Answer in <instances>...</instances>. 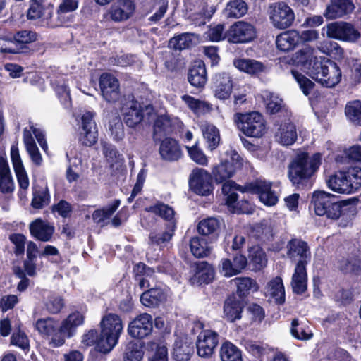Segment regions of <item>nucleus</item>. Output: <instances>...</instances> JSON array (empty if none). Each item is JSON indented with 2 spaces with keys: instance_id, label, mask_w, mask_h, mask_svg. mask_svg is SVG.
Here are the masks:
<instances>
[{
  "instance_id": "f257e3e1",
  "label": "nucleus",
  "mask_w": 361,
  "mask_h": 361,
  "mask_svg": "<svg viewBox=\"0 0 361 361\" xmlns=\"http://www.w3.org/2000/svg\"><path fill=\"white\" fill-rule=\"evenodd\" d=\"M350 200L337 202L336 197L325 191H315L312 196L311 204L315 214L338 219L350 209Z\"/></svg>"
},
{
  "instance_id": "f03ea898",
  "label": "nucleus",
  "mask_w": 361,
  "mask_h": 361,
  "mask_svg": "<svg viewBox=\"0 0 361 361\" xmlns=\"http://www.w3.org/2000/svg\"><path fill=\"white\" fill-rule=\"evenodd\" d=\"M100 328L97 349L101 353H107L118 343L123 329V322L118 314L108 313L102 317Z\"/></svg>"
},
{
  "instance_id": "7ed1b4c3",
  "label": "nucleus",
  "mask_w": 361,
  "mask_h": 361,
  "mask_svg": "<svg viewBox=\"0 0 361 361\" xmlns=\"http://www.w3.org/2000/svg\"><path fill=\"white\" fill-rule=\"evenodd\" d=\"M322 155L315 153L310 156L307 152H299L288 168V177L293 184H299L310 178L319 168Z\"/></svg>"
},
{
  "instance_id": "20e7f679",
  "label": "nucleus",
  "mask_w": 361,
  "mask_h": 361,
  "mask_svg": "<svg viewBox=\"0 0 361 361\" xmlns=\"http://www.w3.org/2000/svg\"><path fill=\"white\" fill-rule=\"evenodd\" d=\"M233 121L238 128L249 137H260L266 131L264 117L256 111L247 114L236 113Z\"/></svg>"
},
{
  "instance_id": "39448f33",
  "label": "nucleus",
  "mask_w": 361,
  "mask_h": 361,
  "mask_svg": "<svg viewBox=\"0 0 361 361\" xmlns=\"http://www.w3.org/2000/svg\"><path fill=\"white\" fill-rule=\"evenodd\" d=\"M121 112L126 124L133 128L140 123L145 116H151L154 113L152 105H143L137 101H127L121 108Z\"/></svg>"
},
{
  "instance_id": "423d86ee",
  "label": "nucleus",
  "mask_w": 361,
  "mask_h": 361,
  "mask_svg": "<svg viewBox=\"0 0 361 361\" xmlns=\"http://www.w3.org/2000/svg\"><path fill=\"white\" fill-rule=\"evenodd\" d=\"M242 166L240 156L235 150L228 151L225 159L213 169L214 178L216 182L223 183L232 177Z\"/></svg>"
},
{
  "instance_id": "0eeeda50",
  "label": "nucleus",
  "mask_w": 361,
  "mask_h": 361,
  "mask_svg": "<svg viewBox=\"0 0 361 361\" xmlns=\"http://www.w3.org/2000/svg\"><path fill=\"white\" fill-rule=\"evenodd\" d=\"M84 322V316L79 312L70 314L60 324H58L57 334L54 338V347H59L65 343L66 338L74 336L78 326Z\"/></svg>"
},
{
  "instance_id": "6e6552de",
  "label": "nucleus",
  "mask_w": 361,
  "mask_h": 361,
  "mask_svg": "<svg viewBox=\"0 0 361 361\" xmlns=\"http://www.w3.org/2000/svg\"><path fill=\"white\" fill-rule=\"evenodd\" d=\"M322 64L314 73L312 78L322 85L333 87L339 83L341 79V71L337 64L329 59H323Z\"/></svg>"
},
{
  "instance_id": "1a4fd4ad",
  "label": "nucleus",
  "mask_w": 361,
  "mask_h": 361,
  "mask_svg": "<svg viewBox=\"0 0 361 361\" xmlns=\"http://www.w3.org/2000/svg\"><path fill=\"white\" fill-rule=\"evenodd\" d=\"M326 30V37L338 40L355 42L360 37V32L350 23L339 21L326 25L323 30Z\"/></svg>"
},
{
  "instance_id": "9d476101",
  "label": "nucleus",
  "mask_w": 361,
  "mask_h": 361,
  "mask_svg": "<svg viewBox=\"0 0 361 361\" xmlns=\"http://www.w3.org/2000/svg\"><path fill=\"white\" fill-rule=\"evenodd\" d=\"M294 61L307 70L312 76L318 70L319 65L322 64L324 56H319L317 49L306 46L297 51L293 56Z\"/></svg>"
},
{
  "instance_id": "9b49d317",
  "label": "nucleus",
  "mask_w": 361,
  "mask_h": 361,
  "mask_svg": "<svg viewBox=\"0 0 361 361\" xmlns=\"http://www.w3.org/2000/svg\"><path fill=\"white\" fill-rule=\"evenodd\" d=\"M222 192L227 196L226 202L230 211L233 213H249L250 206L247 201H238L235 190H240V186L233 180H226L222 185Z\"/></svg>"
},
{
  "instance_id": "f8f14e48",
  "label": "nucleus",
  "mask_w": 361,
  "mask_h": 361,
  "mask_svg": "<svg viewBox=\"0 0 361 361\" xmlns=\"http://www.w3.org/2000/svg\"><path fill=\"white\" fill-rule=\"evenodd\" d=\"M189 185L197 195H209L213 190L211 175L203 169L196 168L190 175Z\"/></svg>"
},
{
  "instance_id": "ddd939ff",
  "label": "nucleus",
  "mask_w": 361,
  "mask_h": 361,
  "mask_svg": "<svg viewBox=\"0 0 361 361\" xmlns=\"http://www.w3.org/2000/svg\"><path fill=\"white\" fill-rule=\"evenodd\" d=\"M256 37V29L245 21H238L231 25L227 32L228 41L233 43H247Z\"/></svg>"
},
{
  "instance_id": "4468645a",
  "label": "nucleus",
  "mask_w": 361,
  "mask_h": 361,
  "mask_svg": "<svg viewBox=\"0 0 361 361\" xmlns=\"http://www.w3.org/2000/svg\"><path fill=\"white\" fill-rule=\"evenodd\" d=\"M269 18L274 27L284 30L292 25L295 14L288 5L279 3L272 8Z\"/></svg>"
},
{
  "instance_id": "2eb2a0df",
  "label": "nucleus",
  "mask_w": 361,
  "mask_h": 361,
  "mask_svg": "<svg viewBox=\"0 0 361 361\" xmlns=\"http://www.w3.org/2000/svg\"><path fill=\"white\" fill-rule=\"evenodd\" d=\"M10 157L12 166L17 178L20 192L27 190L30 185V180L27 171L24 167L21 157L20 155L18 144H13L11 147Z\"/></svg>"
},
{
  "instance_id": "dca6fc26",
  "label": "nucleus",
  "mask_w": 361,
  "mask_h": 361,
  "mask_svg": "<svg viewBox=\"0 0 361 361\" xmlns=\"http://www.w3.org/2000/svg\"><path fill=\"white\" fill-rule=\"evenodd\" d=\"M219 343V334L212 330L202 331L197 340V351L202 357H209Z\"/></svg>"
},
{
  "instance_id": "f3484780",
  "label": "nucleus",
  "mask_w": 361,
  "mask_h": 361,
  "mask_svg": "<svg viewBox=\"0 0 361 361\" xmlns=\"http://www.w3.org/2000/svg\"><path fill=\"white\" fill-rule=\"evenodd\" d=\"M152 330V317L147 314H140L128 324V333L133 338H143Z\"/></svg>"
},
{
  "instance_id": "a211bd4d",
  "label": "nucleus",
  "mask_w": 361,
  "mask_h": 361,
  "mask_svg": "<svg viewBox=\"0 0 361 361\" xmlns=\"http://www.w3.org/2000/svg\"><path fill=\"white\" fill-rule=\"evenodd\" d=\"M99 87L103 98L108 102H114L120 97L118 80L111 74L104 73L99 78Z\"/></svg>"
},
{
  "instance_id": "6ab92c4d",
  "label": "nucleus",
  "mask_w": 361,
  "mask_h": 361,
  "mask_svg": "<svg viewBox=\"0 0 361 361\" xmlns=\"http://www.w3.org/2000/svg\"><path fill=\"white\" fill-rule=\"evenodd\" d=\"M135 9L132 0H117L109 9L107 16L114 22H123L133 16Z\"/></svg>"
},
{
  "instance_id": "aec40b11",
  "label": "nucleus",
  "mask_w": 361,
  "mask_h": 361,
  "mask_svg": "<svg viewBox=\"0 0 361 361\" xmlns=\"http://www.w3.org/2000/svg\"><path fill=\"white\" fill-rule=\"evenodd\" d=\"M288 256L291 260L307 265L311 258L307 244L299 239H293L288 244Z\"/></svg>"
},
{
  "instance_id": "412c9836",
  "label": "nucleus",
  "mask_w": 361,
  "mask_h": 361,
  "mask_svg": "<svg viewBox=\"0 0 361 361\" xmlns=\"http://www.w3.org/2000/svg\"><path fill=\"white\" fill-rule=\"evenodd\" d=\"M354 8L355 6L351 0H331L324 16L329 20L340 18L351 13Z\"/></svg>"
},
{
  "instance_id": "4be33fe9",
  "label": "nucleus",
  "mask_w": 361,
  "mask_h": 361,
  "mask_svg": "<svg viewBox=\"0 0 361 361\" xmlns=\"http://www.w3.org/2000/svg\"><path fill=\"white\" fill-rule=\"evenodd\" d=\"M255 192L259 195L260 201L267 206L275 205L279 196L276 190L273 188L272 183L265 180H257L255 183Z\"/></svg>"
},
{
  "instance_id": "5701e85b",
  "label": "nucleus",
  "mask_w": 361,
  "mask_h": 361,
  "mask_svg": "<svg viewBox=\"0 0 361 361\" xmlns=\"http://www.w3.org/2000/svg\"><path fill=\"white\" fill-rule=\"evenodd\" d=\"M214 92L216 98L226 100L230 98L233 90V82L227 73L216 75L214 82Z\"/></svg>"
},
{
  "instance_id": "b1692460",
  "label": "nucleus",
  "mask_w": 361,
  "mask_h": 361,
  "mask_svg": "<svg viewBox=\"0 0 361 361\" xmlns=\"http://www.w3.org/2000/svg\"><path fill=\"white\" fill-rule=\"evenodd\" d=\"M343 171H339L331 175L326 179L328 188L334 192L341 194H350L352 192V183L348 179Z\"/></svg>"
},
{
  "instance_id": "393cba45",
  "label": "nucleus",
  "mask_w": 361,
  "mask_h": 361,
  "mask_svg": "<svg viewBox=\"0 0 361 361\" xmlns=\"http://www.w3.org/2000/svg\"><path fill=\"white\" fill-rule=\"evenodd\" d=\"M29 228L34 238L43 242L49 241L54 232V227L41 219H37L31 222Z\"/></svg>"
},
{
  "instance_id": "a878e982",
  "label": "nucleus",
  "mask_w": 361,
  "mask_h": 361,
  "mask_svg": "<svg viewBox=\"0 0 361 361\" xmlns=\"http://www.w3.org/2000/svg\"><path fill=\"white\" fill-rule=\"evenodd\" d=\"M297 136L296 127L290 121L281 123L275 133L276 141L283 146L292 145L296 141Z\"/></svg>"
},
{
  "instance_id": "bb28decb",
  "label": "nucleus",
  "mask_w": 361,
  "mask_h": 361,
  "mask_svg": "<svg viewBox=\"0 0 361 361\" xmlns=\"http://www.w3.org/2000/svg\"><path fill=\"white\" fill-rule=\"evenodd\" d=\"M35 327L42 337L49 338L50 343L54 347V338L57 334L58 322L49 317L40 318L36 321Z\"/></svg>"
},
{
  "instance_id": "cd10ccee",
  "label": "nucleus",
  "mask_w": 361,
  "mask_h": 361,
  "mask_svg": "<svg viewBox=\"0 0 361 361\" xmlns=\"http://www.w3.org/2000/svg\"><path fill=\"white\" fill-rule=\"evenodd\" d=\"M159 154L166 161H176L183 154L178 143L172 138H166L161 142Z\"/></svg>"
},
{
  "instance_id": "c85d7f7f",
  "label": "nucleus",
  "mask_w": 361,
  "mask_h": 361,
  "mask_svg": "<svg viewBox=\"0 0 361 361\" xmlns=\"http://www.w3.org/2000/svg\"><path fill=\"white\" fill-rule=\"evenodd\" d=\"M15 189V184L12 178L8 161L0 156V191L2 193H12Z\"/></svg>"
},
{
  "instance_id": "c756f323",
  "label": "nucleus",
  "mask_w": 361,
  "mask_h": 361,
  "mask_svg": "<svg viewBox=\"0 0 361 361\" xmlns=\"http://www.w3.org/2000/svg\"><path fill=\"white\" fill-rule=\"evenodd\" d=\"M300 33L291 30L279 34L276 39V44L279 49L283 51H288L293 49L299 43Z\"/></svg>"
},
{
  "instance_id": "7c9ffc66",
  "label": "nucleus",
  "mask_w": 361,
  "mask_h": 361,
  "mask_svg": "<svg viewBox=\"0 0 361 361\" xmlns=\"http://www.w3.org/2000/svg\"><path fill=\"white\" fill-rule=\"evenodd\" d=\"M188 79L194 87H202L207 80L205 65L203 61H195L190 68Z\"/></svg>"
},
{
  "instance_id": "2f4dec72",
  "label": "nucleus",
  "mask_w": 361,
  "mask_h": 361,
  "mask_svg": "<svg viewBox=\"0 0 361 361\" xmlns=\"http://www.w3.org/2000/svg\"><path fill=\"white\" fill-rule=\"evenodd\" d=\"M307 274L306 265L297 264L291 279V287L294 293L301 294L307 289Z\"/></svg>"
},
{
  "instance_id": "473e14b6",
  "label": "nucleus",
  "mask_w": 361,
  "mask_h": 361,
  "mask_svg": "<svg viewBox=\"0 0 361 361\" xmlns=\"http://www.w3.org/2000/svg\"><path fill=\"white\" fill-rule=\"evenodd\" d=\"M265 293L274 302L281 304L285 301V290L281 277H275L271 280L266 287Z\"/></svg>"
},
{
  "instance_id": "72a5a7b5",
  "label": "nucleus",
  "mask_w": 361,
  "mask_h": 361,
  "mask_svg": "<svg viewBox=\"0 0 361 361\" xmlns=\"http://www.w3.org/2000/svg\"><path fill=\"white\" fill-rule=\"evenodd\" d=\"M234 66L242 72L250 75H257L265 71V66L256 60L237 59L233 61Z\"/></svg>"
},
{
  "instance_id": "f704fd0d",
  "label": "nucleus",
  "mask_w": 361,
  "mask_h": 361,
  "mask_svg": "<svg viewBox=\"0 0 361 361\" xmlns=\"http://www.w3.org/2000/svg\"><path fill=\"white\" fill-rule=\"evenodd\" d=\"M166 299L165 292L159 288H150L144 292L140 296V301L143 305L148 307L158 306Z\"/></svg>"
},
{
  "instance_id": "c9c22d12",
  "label": "nucleus",
  "mask_w": 361,
  "mask_h": 361,
  "mask_svg": "<svg viewBox=\"0 0 361 361\" xmlns=\"http://www.w3.org/2000/svg\"><path fill=\"white\" fill-rule=\"evenodd\" d=\"M243 306L241 302L234 296L226 299L224 307V317L229 322H233L241 318Z\"/></svg>"
},
{
  "instance_id": "e433bc0d",
  "label": "nucleus",
  "mask_w": 361,
  "mask_h": 361,
  "mask_svg": "<svg viewBox=\"0 0 361 361\" xmlns=\"http://www.w3.org/2000/svg\"><path fill=\"white\" fill-rule=\"evenodd\" d=\"M200 127L204 139L208 143V147L213 150L217 147L220 141L218 128L213 124L207 122L201 123Z\"/></svg>"
},
{
  "instance_id": "4c0bfd02",
  "label": "nucleus",
  "mask_w": 361,
  "mask_h": 361,
  "mask_svg": "<svg viewBox=\"0 0 361 361\" xmlns=\"http://www.w3.org/2000/svg\"><path fill=\"white\" fill-rule=\"evenodd\" d=\"M190 247L192 255L199 258L209 256L213 249V246L205 238L200 237H194L190 240Z\"/></svg>"
},
{
  "instance_id": "58836bf2",
  "label": "nucleus",
  "mask_w": 361,
  "mask_h": 361,
  "mask_svg": "<svg viewBox=\"0 0 361 361\" xmlns=\"http://www.w3.org/2000/svg\"><path fill=\"white\" fill-rule=\"evenodd\" d=\"M250 264L254 271H259L266 267L267 258L264 251L259 246H254L249 250Z\"/></svg>"
},
{
  "instance_id": "ea45409f",
  "label": "nucleus",
  "mask_w": 361,
  "mask_h": 361,
  "mask_svg": "<svg viewBox=\"0 0 361 361\" xmlns=\"http://www.w3.org/2000/svg\"><path fill=\"white\" fill-rule=\"evenodd\" d=\"M192 349L190 343L178 338L174 343L173 357L176 361H188L190 358Z\"/></svg>"
},
{
  "instance_id": "a19ab883",
  "label": "nucleus",
  "mask_w": 361,
  "mask_h": 361,
  "mask_svg": "<svg viewBox=\"0 0 361 361\" xmlns=\"http://www.w3.org/2000/svg\"><path fill=\"white\" fill-rule=\"evenodd\" d=\"M51 11L46 8L42 0H31L30 7L27 12V17L29 20H36L42 17L47 19L51 18Z\"/></svg>"
},
{
  "instance_id": "79ce46f5",
  "label": "nucleus",
  "mask_w": 361,
  "mask_h": 361,
  "mask_svg": "<svg viewBox=\"0 0 361 361\" xmlns=\"http://www.w3.org/2000/svg\"><path fill=\"white\" fill-rule=\"evenodd\" d=\"M194 276L200 283H209L214 278V269L207 262H200L196 264Z\"/></svg>"
},
{
  "instance_id": "37998d69",
  "label": "nucleus",
  "mask_w": 361,
  "mask_h": 361,
  "mask_svg": "<svg viewBox=\"0 0 361 361\" xmlns=\"http://www.w3.org/2000/svg\"><path fill=\"white\" fill-rule=\"evenodd\" d=\"M247 10V5L244 1L232 0L226 4L224 14L227 18H238L245 16Z\"/></svg>"
},
{
  "instance_id": "c03bdc74",
  "label": "nucleus",
  "mask_w": 361,
  "mask_h": 361,
  "mask_svg": "<svg viewBox=\"0 0 361 361\" xmlns=\"http://www.w3.org/2000/svg\"><path fill=\"white\" fill-rule=\"evenodd\" d=\"M220 357L221 361H243L240 350L228 341L221 346Z\"/></svg>"
},
{
  "instance_id": "a18cd8bd",
  "label": "nucleus",
  "mask_w": 361,
  "mask_h": 361,
  "mask_svg": "<svg viewBox=\"0 0 361 361\" xmlns=\"http://www.w3.org/2000/svg\"><path fill=\"white\" fill-rule=\"evenodd\" d=\"M195 43V37L191 33H183L171 38L169 47L171 49L182 50L190 48Z\"/></svg>"
},
{
  "instance_id": "49530a36",
  "label": "nucleus",
  "mask_w": 361,
  "mask_h": 361,
  "mask_svg": "<svg viewBox=\"0 0 361 361\" xmlns=\"http://www.w3.org/2000/svg\"><path fill=\"white\" fill-rule=\"evenodd\" d=\"M182 99L188 108L196 114L208 113L212 110V106L209 103L195 99L190 95H183Z\"/></svg>"
},
{
  "instance_id": "de8ad7c7",
  "label": "nucleus",
  "mask_w": 361,
  "mask_h": 361,
  "mask_svg": "<svg viewBox=\"0 0 361 361\" xmlns=\"http://www.w3.org/2000/svg\"><path fill=\"white\" fill-rule=\"evenodd\" d=\"M78 7V0H61L57 8L59 22L53 23L51 26H61L66 23L63 15L75 11Z\"/></svg>"
},
{
  "instance_id": "09e8293b",
  "label": "nucleus",
  "mask_w": 361,
  "mask_h": 361,
  "mask_svg": "<svg viewBox=\"0 0 361 361\" xmlns=\"http://www.w3.org/2000/svg\"><path fill=\"white\" fill-rule=\"evenodd\" d=\"M233 281L237 286V291L240 296L246 295L250 291H257L259 288L256 281L249 277L235 278Z\"/></svg>"
},
{
  "instance_id": "8fccbe9b",
  "label": "nucleus",
  "mask_w": 361,
  "mask_h": 361,
  "mask_svg": "<svg viewBox=\"0 0 361 361\" xmlns=\"http://www.w3.org/2000/svg\"><path fill=\"white\" fill-rule=\"evenodd\" d=\"M146 211L157 214L164 219L171 221L173 224H174V221H173L174 216V210L171 207L167 204L158 203L147 207Z\"/></svg>"
},
{
  "instance_id": "3c124183",
  "label": "nucleus",
  "mask_w": 361,
  "mask_h": 361,
  "mask_svg": "<svg viewBox=\"0 0 361 361\" xmlns=\"http://www.w3.org/2000/svg\"><path fill=\"white\" fill-rule=\"evenodd\" d=\"M347 118L353 123L361 125V102L355 100L348 102L345 109Z\"/></svg>"
},
{
  "instance_id": "603ef678",
  "label": "nucleus",
  "mask_w": 361,
  "mask_h": 361,
  "mask_svg": "<svg viewBox=\"0 0 361 361\" xmlns=\"http://www.w3.org/2000/svg\"><path fill=\"white\" fill-rule=\"evenodd\" d=\"M50 202V195L48 188H42L33 193L31 205L35 209H42Z\"/></svg>"
},
{
  "instance_id": "864d4df0",
  "label": "nucleus",
  "mask_w": 361,
  "mask_h": 361,
  "mask_svg": "<svg viewBox=\"0 0 361 361\" xmlns=\"http://www.w3.org/2000/svg\"><path fill=\"white\" fill-rule=\"evenodd\" d=\"M221 226V222L216 218H208L200 221L197 231L200 234L207 235L214 233Z\"/></svg>"
},
{
  "instance_id": "5fc2aeb1",
  "label": "nucleus",
  "mask_w": 361,
  "mask_h": 361,
  "mask_svg": "<svg viewBox=\"0 0 361 361\" xmlns=\"http://www.w3.org/2000/svg\"><path fill=\"white\" fill-rule=\"evenodd\" d=\"M143 350L136 342H130L123 355V361H140L143 357Z\"/></svg>"
},
{
  "instance_id": "6e6d98bb",
  "label": "nucleus",
  "mask_w": 361,
  "mask_h": 361,
  "mask_svg": "<svg viewBox=\"0 0 361 361\" xmlns=\"http://www.w3.org/2000/svg\"><path fill=\"white\" fill-rule=\"evenodd\" d=\"M109 130L114 140L118 141L124 137V130L121 118L116 114L109 121Z\"/></svg>"
},
{
  "instance_id": "4d7b16f0",
  "label": "nucleus",
  "mask_w": 361,
  "mask_h": 361,
  "mask_svg": "<svg viewBox=\"0 0 361 361\" xmlns=\"http://www.w3.org/2000/svg\"><path fill=\"white\" fill-rule=\"evenodd\" d=\"M11 345H14L25 353L30 350V340L26 334L22 331L13 332L11 337Z\"/></svg>"
},
{
  "instance_id": "13d9d810",
  "label": "nucleus",
  "mask_w": 361,
  "mask_h": 361,
  "mask_svg": "<svg viewBox=\"0 0 361 361\" xmlns=\"http://www.w3.org/2000/svg\"><path fill=\"white\" fill-rule=\"evenodd\" d=\"M290 333L294 338L298 340H308L312 336V334L308 327L300 325L297 319L292 321Z\"/></svg>"
},
{
  "instance_id": "bf43d9fd",
  "label": "nucleus",
  "mask_w": 361,
  "mask_h": 361,
  "mask_svg": "<svg viewBox=\"0 0 361 361\" xmlns=\"http://www.w3.org/2000/svg\"><path fill=\"white\" fill-rule=\"evenodd\" d=\"M291 74L299 85L303 94L306 96L309 95L314 87V82L297 71H291Z\"/></svg>"
},
{
  "instance_id": "052dcab7",
  "label": "nucleus",
  "mask_w": 361,
  "mask_h": 361,
  "mask_svg": "<svg viewBox=\"0 0 361 361\" xmlns=\"http://www.w3.org/2000/svg\"><path fill=\"white\" fill-rule=\"evenodd\" d=\"M190 159L199 165L207 166L208 159L203 151L200 149L197 145L192 147H186Z\"/></svg>"
},
{
  "instance_id": "680f3d73",
  "label": "nucleus",
  "mask_w": 361,
  "mask_h": 361,
  "mask_svg": "<svg viewBox=\"0 0 361 361\" xmlns=\"http://www.w3.org/2000/svg\"><path fill=\"white\" fill-rule=\"evenodd\" d=\"M97 140V130L96 128L82 129L80 134V142L85 146H91Z\"/></svg>"
},
{
  "instance_id": "e2e57ef3",
  "label": "nucleus",
  "mask_w": 361,
  "mask_h": 361,
  "mask_svg": "<svg viewBox=\"0 0 361 361\" xmlns=\"http://www.w3.org/2000/svg\"><path fill=\"white\" fill-rule=\"evenodd\" d=\"M171 123L169 118L166 115L157 117L154 125V135L166 133L171 130Z\"/></svg>"
},
{
  "instance_id": "0e129e2a",
  "label": "nucleus",
  "mask_w": 361,
  "mask_h": 361,
  "mask_svg": "<svg viewBox=\"0 0 361 361\" xmlns=\"http://www.w3.org/2000/svg\"><path fill=\"white\" fill-rule=\"evenodd\" d=\"M37 39L35 32L29 30H22L18 32L13 37L14 44H29L35 42Z\"/></svg>"
},
{
  "instance_id": "69168bd1",
  "label": "nucleus",
  "mask_w": 361,
  "mask_h": 361,
  "mask_svg": "<svg viewBox=\"0 0 361 361\" xmlns=\"http://www.w3.org/2000/svg\"><path fill=\"white\" fill-rule=\"evenodd\" d=\"M345 173L348 179L350 180L352 185V192L361 186V169L359 167H353L349 169Z\"/></svg>"
},
{
  "instance_id": "338daca9",
  "label": "nucleus",
  "mask_w": 361,
  "mask_h": 361,
  "mask_svg": "<svg viewBox=\"0 0 361 361\" xmlns=\"http://www.w3.org/2000/svg\"><path fill=\"white\" fill-rule=\"evenodd\" d=\"M220 272L226 277L238 274V269L234 267L233 261L228 259H222L219 264Z\"/></svg>"
},
{
  "instance_id": "774afa93",
  "label": "nucleus",
  "mask_w": 361,
  "mask_h": 361,
  "mask_svg": "<svg viewBox=\"0 0 361 361\" xmlns=\"http://www.w3.org/2000/svg\"><path fill=\"white\" fill-rule=\"evenodd\" d=\"M10 240L15 245L14 252L16 255H23L26 238L23 234L14 233L10 235Z\"/></svg>"
}]
</instances>
